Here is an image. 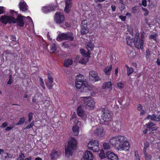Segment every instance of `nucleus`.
I'll list each match as a JSON object with an SVG mask.
<instances>
[{
	"mask_svg": "<svg viewBox=\"0 0 160 160\" xmlns=\"http://www.w3.org/2000/svg\"><path fill=\"white\" fill-rule=\"evenodd\" d=\"M88 147L89 149L94 152H98L100 150L98 141L97 140L90 141L88 143Z\"/></svg>",
	"mask_w": 160,
	"mask_h": 160,
	"instance_id": "8",
	"label": "nucleus"
},
{
	"mask_svg": "<svg viewBox=\"0 0 160 160\" xmlns=\"http://www.w3.org/2000/svg\"><path fill=\"white\" fill-rule=\"evenodd\" d=\"M62 154L61 152L59 150H52L50 154L51 160H55L58 158Z\"/></svg>",
	"mask_w": 160,
	"mask_h": 160,
	"instance_id": "13",
	"label": "nucleus"
},
{
	"mask_svg": "<svg viewBox=\"0 0 160 160\" xmlns=\"http://www.w3.org/2000/svg\"><path fill=\"white\" fill-rule=\"evenodd\" d=\"M93 158V156L92 152L87 150L85 152L81 160H92Z\"/></svg>",
	"mask_w": 160,
	"mask_h": 160,
	"instance_id": "15",
	"label": "nucleus"
},
{
	"mask_svg": "<svg viewBox=\"0 0 160 160\" xmlns=\"http://www.w3.org/2000/svg\"><path fill=\"white\" fill-rule=\"evenodd\" d=\"M142 108V106L141 104H139L137 108V109L138 111L141 110Z\"/></svg>",
	"mask_w": 160,
	"mask_h": 160,
	"instance_id": "60",
	"label": "nucleus"
},
{
	"mask_svg": "<svg viewBox=\"0 0 160 160\" xmlns=\"http://www.w3.org/2000/svg\"><path fill=\"white\" fill-rule=\"evenodd\" d=\"M127 32H128L131 35H132L133 34V29L132 28L131 26H128Z\"/></svg>",
	"mask_w": 160,
	"mask_h": 160,
	"instance_id": "45",
	"label": "nucleus"
},
{
	"mask_svg": "<svg viewBox=\"0 0 160 160\" xmlns=\"http://www.w3.org/2000/svg\"><path fill=\"white\" fill-rule=\"evenodd\" d=\"M25 120V118L24 117L21 118L19 121L16 123V125L18 126L22 124L24 122Z\"/></svg>",
	"mask_w": 160,
	"mask_h": 160,
	"instance_id": "36",
	"label": "nucleus"
},
{
	"mask_svg": "<svg viewBox=\"0 0 160 160\" xmlns=\"http://www.w3.org/2000/svg\"><path fill=\"white\" fill-rule=\"evenodd\" d=\"M33 114L32 113H30L28 114V121L30 122L32 120V119L33 118Z\"/></svg>",
	"mask_w": 160,
	"mask_h": 160,
	"instance_id": "48",
	"label": "nucleus"
},
{
	"mask_svg": "<svg viewBox=\"0 0 160 160\" xmlns=\"http://www.w3.org/2000/svg\"><path fill=\"white\" fill-rule=\"evenodd\" d=\"M139 33L138 32L136 33L134 40L133 41L135 47L139 49H142L143 47L144 41V34L142 33L140 39L139 41Z\"/></svg>",
	"mask_w": 160,
	"mask_h": 160,
	"instance_id": "5",
	"label": "nucleus"
},
{
	"mask_svg": "<svg viewBox=\"0 0 160 160\" xmlns=\"http://www.w3.org/2000/svg\"><path fill=\"white\" fill-rule=\"evenodd\" d=\"M89 79L92 81L96 82L100 81L101 79L97 73L94 71H92L89 73Z\"/></svg>",
	"mask_w": 160,
	"mask_h": 160,
	"instance_id": "12",
	"label": "nucleus"
},
{
	"mask_svg": "<svg viewBox=\"0 0 160 160\" xmlns=\"http://www.w3.org/2000/svg\"><path fill=\"white\" fill-rule=\"evenodd\" d=\"M144 155V158L145 160H151L152 156L151 155L148 154L146 152H143Z\"/></svg>",
	"mask_w": 160,
	"mask_h": 160,
	"instance_id": "37",
	"label": "nucleus"
},
{
	"mask_svg": "<svg viewBox=\"0 0 160 160\" xmlns=\"http://www.w3.org/2000/svg\"><path fill=\"white\" fill-rule=\"evenodd\" d=\"M14 125H10L9 126L7 127L5 130L6 131H8L12 129L14 127Z\"/></svg>",
	"mask_w": 160,
	"mask_h": 160,
	"instance_id": "51",
	"label": "nucleus"
},
{
	"mask_svg": "<svg viewBox=\"0 0 160 160\" xmlns=\"http://www.w3.org/2000/svg\"><path fill=\"white\" fill-rule=\"evenodd\" d=\"M99 156L101 159H104L106 157L105 154L103 150L102 149L100 151V153H99Z\"/></svg>",
	"mask_w": 160,
	"mask_h": 160,
	"instance_id": "38",
	"label": "nucleus"
},
{
	"mask_svg": "<svg viewBox=\"0 0 160 160\" xmlns=\"http://www.w3.org/2000/svg\"><path fill=\"white\" fill-rule=\"evenodd\" d=\"M125 67L127 69V74L129 76L133 72V69L132 68L129 67L127 65H125Z\"/></svg>",
	"mask_w": 160,
	"mask_h": 160,
	"instance_id": "32",
	"label": "nucleus"
},
{
	"mask_svg": "<svg viewBox=\"0 0 160 160\" xmlns=\"http://www.w3.org/2000/svg\"><path fill=\"white\" fill-rule=\"evenodd\" d=\"M112 113L107 109H104L102 111L101 117L105 122H108L111 121L112 118Z\"/></svg>",
	"mask_w": 160,
	"mask_h": 160,
	"instance_id": "10",
	"label": "nucleus"
},
{
	"mask_svg": "<svg viewBox=\"0 0 160 160\" xmlns=\"http://www.w3.org/2000/svg\"><path fill=\"white\" fill-rule=\"evenodd\" d=\"M91 131H93V133L96 136L99 137H103L105 135V132L103 127L101 126L97 127H93Z\"/></svg>",
	"mask_w": 160,
	"mask_h": 160,
	"instance_id": "9",
	"label": "nucleus"
},
{
	"mask_svg": "<svg viewBox=\"0 0 160 160\" xmlns=\"http://www.w3.org/2000/svg\"><path fill=\"white\" fill-rule=\"evenodd\" d=\"M34 125V122H32L30 124L27 126L24 129H29L32 127Z\"/></svg>",
	"mask_w": 160,
	"mask_h": 160,
	"instance_id": "46",
	"label": "nucleus"
},
{
	"mask_svg": "<svg viewBox=\"0 0 160 160\" xmlns=\"http://www.w3.org/2000/svg\"><path fill=\"white\" fill-rule=\"evenodd\" d=\"M142 4L144 7L147 6V1L146 0H142Z\"/></svg>",
	"mask_w": 160,
	"mask_h": 160,
	"instance_id": "56",
	"label": "nucleus"
},
{
	"mask_svg": "<svg viewBox=\"0 0 160 160\" xmlns=\"http://www.w3.org/2000/svg\"><path fill=\"white\" fill-rule=\"evenodd\" d=\"M135 158H140V157L139 156L138 152L137 151H136L135 152Z\"/></svg>",
	"mask_w": 160,
	"mask_h": 160,
	"instance_id": "55",
	"label": "nucleus"
},
{
	"mask_svg": "<svg viewBox=\"0 0 160 160\" xmlns=\"http://www.w3.org/2000/svg\"><path fill=\"white\" fill-rule=\"evenodd\" d=\"M103 89H108L111 90L112 89V84L111 81H108L104 82L102 87Z\"/></svg>",
	"mask_w": 160,
	"mask_h": 160,
	"instance_id": "22",
	"label": "nucleus"
},
{
	"mask_svg": "<svg viewBox=\"0 0 160 160\" xmlns=\"http://www.w3.org/2000/svg\"><path fill=\"white\" fill-rule=\"evenodd\" d=\"M87 57H82L80 58L79 63L83 64H86L88 62V59Z\"/></svg>",
	"mask_w": 160,
	"mask_h": 160,
	"instance_id": "30",
	"label": "nucleus"
},
{
	"mask_svg": "<svg viewBox=\"0 0 160 160\" xmlns=\"http://www.w3.org/2000/svg\"><path fill=\"white\" fill-rule=\"evenodd\" d=\"M106 155L108 158L110 160H118L117 156L114 152L111 151L106 152Z\"/></svg>",
	"mask_w": 160,
	"mask_h": 160,
	"instance_id": "16",
	"label": "nucleus"
},
{
	"mask_svg": "<svg viewBox=\"0 0 160 160\" xmlns=\"http://www.w3.org/2000/svg\"><path fill=\"white\" fill-rule=\"evenodd\" d=\"M13 17L12 16H2L0 18V21L6 24L7 23H12Z\"/></svg>",
	"mask_w": 160,
	"mask_h": 160,
	"instance_id": "14",
	"label": "nucleus"
},
{
	"mask_svg": "<svg viewBox=\"0 0 160 160\" xmlns=\"http://www.w3.org/2000/svg\"><path fill=\"white\" fill-rule=\"evenodd\" d=\"M113 126L112 129L113 131L116 132L119 131L120 127V125L119 123H116L115 124L113 125Z\"/></svg>",
	"mask_w": 160,
	"mask_h": 160,
	"instance_id": "31",
	"label": "nucleus"
},
{
	"mask_svg": "<svg viewBox=\"0 0 160 160\" xmlns=\"http://www.w3.org/2000/svg\"><path fill=\"white\" fill-rule=\"evenodd\" d=\"M56 50V45L54 44L51 46V48L50 49L51 51L52 52H54Z\"/></svg>",
	"mask_w": 160,
	"mask_h": 160,
	"instance_id": "41",
	"label": "nucleus"
},
{
	"mask_svg": "<svg viewBox=\"0 0 160 160\" xmlns=\"http://www.w3.org/2000/svg\"><path fill=\"white\" fill-rule=\"evenodd\" d=\"M119 18H120L121 20L122 21H124L126 19V17L125 16H122V15H120L119 16Z\"/></svg>",
	"mask_w": 160,
	"mask_h": 160,
	"instance_id": "54",
	"label": "nucleus"
},
{
	"mask_svg": "<svg viewBox=\"0 0 160 160\" xmlns=\"http://www.w3.org/2000/svg\"><path fill=\"white\" fill-rule=\"evenodd\" d=\"M149 143L148 142H146L144 143V147L143 148V152H146V149L149 147Z\"/></svg>",
	"mask_w": 160,
	"mask_h": 160,
	"instance_id": "40",
	"label": "nucleus"
},
{
	"mask_svg": "<svg viewBox=\"0 0 160 160\" xmlns=\"http://www.w3.org/2000/svg\"><path fill=\"white\" fill-rule=\"evenodd\" d=\"M53 81V78L50 76L48 77V81L46 83V85L49 89H51L52 87V82Z\"/></svg>",
	"mask_w": 160,
	"mask_h": 160,
	"instance_id": "24",
	"label": "nucleus"
},
{
	"mask_svg": "<svg viewBox=\"0 0 160 160\" xmlns=\"http://www.w3.org/2000/svg\"><path fill=\"white\" fill-rule=\"evenodd\" d=\"M142 9L144 12V16H147L148 14V12L146 8H142Z\"/></svg>",
	"mask_w": 160,
	"mask_h": 160,
	"instance_id": "50",
	"label": "nucleus"
},
{
	"mask_svg": "<svg viewBox=\"0 0 160 160\" xmlns=\"http://www.w3.org/2000/svg\"><path fill=\"white\" fill-rule=\"evenodd\" d=\"M103 147L105 150H108L111 148V146L109 143L105 142L103 144Z\"/></svg>",
	"mask_w": 160,
	"mask_h": 160,
	"instance_id": "34",
	"label": "nucleus"
},
{
	"mask_svg": "<svg viewBox=\"0 0 160 160\" xmlns=\"http://www.w3.org/2000/svg\"><path fill=\"white\" fill-rule=\"evenodd\" d=\"M8 124L7 122H4L2 125V128H5L8 126Z\"/></svg>",
	"mask_w": 160,
	"mask_h": 160,
	"instance_id": "59",
	"label": "nucleus"
},
{
	"mask_svg": "<svg viewBox=\"0 0 160 160\" xmlns=\"http://www.w3.org/2000/svg\"><path fill=\"white\" fill-rule=\"evenodd\" d=\"M152 121H160V115H155L153 114L151 115H148L145 118Z\"/></svg>",
	"mask_w": 160,
	"mask_h": 160,
	"instance_id": "17",
	"label": "nucleus"
},
{
	"mask_svg": "<svg viewBox=\"0 0 160 160\" xmlns=\"http://www.w3.org/2000/svg\"><path fill=\"white\" fill-rule=\"evenodd\" d=\"M111 8H112V11H114L115 10H116V7L114 6V5H112L111 6Z\"/></svg>",
	"mask_w": 160,
	"mask_h": 160,
	"instance_id": "64",
	"label": "nucleus"
},
{
	"mask_svg": "<svg viewBox=\"0 0 160 160\" xmlns=\"http://www.w3.org/2000/svg\"><path fill=\"white\" fill-rule=\"evenodd\" d=\"M19 8L22 12H26L28 10L27 6L24 2L21 1L19 3Z\"/></svg>",
	"mask_w": 160,
	"mask_h": 160,
	"instance_id": "23",
	"label": "nucleus"
},
{
	"mask_svg": "<svg viewBox=\"0 0 160 160\" xmlns=\"http://www.w3.org/2000/svg\"><path fill=\"white\" fill-rule=\"evenodd\" d=\"M77 141L75 138L71 137L69 138L68 146L65 148V154L67 157L71 156L73 151L77 148Z\"/></svg>",
	"mask_w": 160,
	"mask_h": 160,
	"instance_id": "4",
	"label": "nucleus"
},
{
	"mask_svg": "<svg viewBox=\"0 0 160 160\" xmlns=\"http://www.w3.org/2000/svg\"><path fill=\"white\" fill-rule=\"evenodd\" d=\"M86 27H85V26H82L81 30L82 34H85L88 32V29L86 28Z\"/></svg>",
	"mask_w": 160,
	"mask_h": 160,
	"instance_id": "33",
	"label": "nucleus"
},
{
	"mask_svg": "<svg viewBox=\"0 0 160 160\" xmlns=\"http://www.w3.org/2000/svg\"><path fill=\"white\" fill-rule=\"evenodd\" d=\"M147 128L148 129L150 132H152L156 130L157 128L152 122L148 123L146 124Z\"/></svg>",
	"mask_w": 160,
	"mask_h": 160,
	"instance_id": "20",
	"label": "nucleus"
},
{
	"mask_svg": "<svg viewBox=\"0 0 160 160\" xmlns=\"http://www.w3.org/2000/svg\"><path fill=\"white\" fill-rule=\"evenodd\" d=\"M94 47V44L91 42H89L86 45V48L88 51L90 52L93 50Z\"/></svg>",
	"mask_w": 160,
	"mask_h": 160,
	"instance_id": "26",
	"label": "nucleus"
},
{
	"mask_svg": "<svg viewBox=\"0 0 160 160\" xmlns=\"http://www.w3.org/2000/svg\"><path fill=\"white\" fill-rule=\"evenodd\" d=\"M110 143L118 150L128 151L130 148L127 138L122 135L112 137L109 139Z\"/></svg>",
	"mask_w": 160,
	"mask_h": 160,
	"instance_id": "1",
	"label": "nucleus"
},
{
	"mask_svg": "<svg viewBox=\"0 0 160 160\" xmlns=\"http://www.w3.org/2000/svg\"><path fill=\"white\" fill-rule=\"evenodd\" d=\"M77 112L78 115L79 117L82 116L85 113L83 109L81 106L79 107L77 110Z\"/></svg>",
	"mask_w": 160,
	"mask_h": 160,
	"instance_id": "27",
	"label": "nucleus"
},
{
	"mask_svg": "<svg viewBox=\"0 0 160 160\" xmlns=\"http://www.w3.org/2000/svg\"><path fill=\"white\" fill-rule=\"evenodd\" d=\"M75 124V125L72 127V130L73 134L75 136H77L79 133V123H78V124Z\"/></svg>",
	"mask_w": 160,
	"mask_h": 160,
	"instance_id": "19",
	"label": "nucleus"
},
{
	"mask_svg": "<svg viewBox=\"0 0 160 160\" xmlns=\"http://www.w3.org/2000/svg\"><path fill=\"white\" fill-rule=\"evenodd\" d=\"M145 113V111L143 110H141V111L140 112V115L141 116L143 115Z\"/></svg>",
	"mask_w": 160,
	"mask_h": 160,
	"instance_id": "63",
	"label": "nucleus"
},
{
	"mask_svg": "<svg viewBox=\"0 0 160 160\" xmlns=\"http://www.w3.org/2000/svg\"><path fill=\"white\" fill-rule=\"evenodd\" d=\"M81 53L84 57H87V58H90V55L91 53L90 52H88L87 53L85 52V50L82 49H81L80 50Z\"/></svg>",
	"mask_w": 160,
	"mask_h": 160,
	"instance_id": "28",
	"label": "nucleus"
},
{
	"mask_svg": "<svg viewBox=\"0 0 160 160\" xmlns=\"http://www.w3.org/2000/svg\"><path fill=\"white\" fill-rule=\"evenodd\" d=\"M4 12L3 7H0V14L3 13Z\"/></svg>",
	"mask_w": 160,
	"mask_h": 160,
	"instance_id": "62",
	"label": "nucleus"
},
{
	"mask_svg": "<svg viewBox=\"0 0 160 160\" xmlns=\"http://www.w3.org/2000/svg\"><path fill=\"white\" fill-rule=\"evenodd\" d=\"M55 8V6L51 4L48 7H43L42 8V10L43 12L47 13L48 12L52 11Z\"/></svg>",
	"mask_w": 160,
	"mask_h": 160,
	"instance_id": "18",
	"label": "nucleus"
},
{
	"mask_svg": "<svg viewBox=\"0 0 160 160\" xmlns=\"http://www.w3.org/2000/svg\"><path fill=\"white\" fill-rule=\"evenodd\" d=\"M87 22L86 20H83L82 22V26H84L85 27H87Z\"/></svg>",
	"mask_w": 160,
	"mask_h": 160,
	"instance_id": "57",
	"label": "nucleus"
},
{
	"mask_svg": "<svg viewBox=\"0 0 160 160\" xmlns=\"http://www.w3.org/2000/svg\"><path fill=\"white\" fill-rule=\"evenodd\" d=\"M136 7H134L132 9V12L133 13H135L136 12Z\"/></svg>",
	"mask_w": 160,
	"mask_h": 160,
	"instance_id": "61",
	"label": "nucleus"
},
{
	"mask_svg": "<svg viewBox=\"0 0 160 160\" xmlns=\"http://www.w3.org/2000/svg\"><path fill=\"white\" fill-rule=\"evenodd\" d=\"M65 6H72V2L71 0H66Z\"/></svg>",
	"mask_w": 160,
	"mask_h": 160,
	"instance_id": "42",
	"label": "nucleus"
},
{
	"mask_svg": "<svg viewBox=\"0 0 160 160\" xmlns=\"http://www.w3.org/2000/svg\"><path fill=\"white\" fill-rule=\"evenodd\" d=\"M112 66H108L106 67L104 70V72L105 74L107 75H109L110 74V72L112 70Z\"/></svg>",
	"mask_w": 160,
	"mask_h": 160,
	"instance_id": "29",
	"label": "nucleus"
},
{
	"mask_svg": "<svg viewBox=\"0 0 160 160\" xmlns=\"http://www.w3.org/2000/svg\"><path fill=\"white\" fill-rule=\"evenodd\" d=\"M130 100L129 99H127L126 100H124L122 102V104L124 106V107H127L129 105Z\"/></svg>",
	"mask_w": 160,
	"mask_h": 160,
	"instance_id": "35",
	"label": "nucleus"
},
{
	"mask_svg": "<svg viewBox=\"0 0 160 160\" xmlns=\"http://www.w3.org/2000/svg\"><path fill=\"white\" fill-rule=\"evenodd\" d=\"M28 20V23L30 24V28L31 29H34V24L31 18L29 17H26L22 16L21 15H19L18 16L17 18L15 19L14 17H13V20H12V23H16L19 26L22 27L24 25V21L25 20Z\"/></svg>",
	"mask_w": 160,
	"mask_h": 160,
	"instance_id": "3",
	"label": "nucleus"
},
{
	"mask_svg": "<svg viewBox=\"0 0 160 160\" xmlns=\"http://www.w3.org/2000/svg\"><path fill=\"white\" fill-rule=\"evenodd\" d=\"M24 156L23 154H21L19 155V157L18 158L17 160H22L24 159Z\"/></svg>",
	"mask_w": 160,
	"mask_h": 160,
	"instance_id": "49",
	"label": "nucleus"
},
{
	"mask_svg": "<svg viewBox=\"0 0 160 160\" xmlns=\"http://www.w3.org/2000/svg\"><path fill=\"white\" fill-rule=\"evenodd\" d=\"M75 86L77 89H81L85 92L91 89L90 86L84 81V78L82 74H79L76 77Z\"/></svg>",
	"mask_w": 160,
	"mask_h": 160,
	"instance_id": "2",
	"label": "nucleus"
},
{
	"mask_svg": "<svg viewBox=\"0 0 160 160\" xmlns=\"http://www.w3.org/2000/svg\"><path fill=\"white\" fill-rule=\"evenodd\" d=\"M81 99L84 102L85 108L89 110H92L94 109L95 102L93 99L90 97H81Z\"/></svg>",
	"mask_w": 160,
	"mask_h": 160,
	"instance_id": "6",
	"label": "nucleus"
},
{
	"mask_svg": "<svg viewBox=\"0 0 160 160\" xmlns=\"http://www.w3.org/2000/svg\"><path fill=\"white\" fill-rule=\"evenodd\" d=\"M121 8H120V10L121 11H122L125 8V6L124 5V4H121Z\"/></svg>",
	"mask_w": 160,
	"mask_h": 160,
	"instance_id": "58",
	"label": "nucleus"
},
{
	"mask_svg": "<svg viewBox=\"0 0 160 160\" xmlns=\"http://www.w3.org/2000/svg\"><path fill=\"white\" fill-rule=\"evenodd\" d=\"M72 63V59L68 58L67 59L65 60L63 62L64 66L66 67H68L70 65H71Z\"/></svg>",
	"mask_w": 160,
	"mask_h": 160,
	"instance_id": "25",
	"label": "nucleus"
},
{
	"mask_svg": "<svg viewBox=\"0 0 160 160\" xmlns=\"http://www.w3.org/2000/svg\"><path fill=\"white\" fill-rule=\"evenodd\" d=\"M39 81L40 85L43 88V89H45V87L44 85V83L42 80V78H40Z\"/></svg>",
	"mask_w": 160,
	"mask_h": 160,
	"instance_id": "52",
	"label": "nucleus"
},
{
	"mask_svg": "<svg viewBox=\"0 0 160 160\" xmlns=\"http://www.w3.org/2000/svg\"><path fill=\"white\" fill-rule=\"evenodd\" d=\"M71 7L72 6H65L64 10V12L67 13H68L71 10Z\"/></svg>",
	"mask_w": 160,
	"mask_h": 160,
	"instance_id": "43",
	"label": "nucleus"
},
{
	"mask_svg": "<svg viewBox=\"0 0 160 160\" xmlns=\"http://www.w3.org/2000/svg\"><path fill=\"white\" fill-rule=\"evenodd\" d=\"M127 43L128 45H131L133 42L132 38L130 37H128L127 38Z\"/></svg>",
	"mask_w": 160,
	"mask_h": 160,
	"instance_id": "39",
	"label": "nucleus"
},
{
	"mask_svg": "<svg viewBox=\"0 0 160 160\" xmlns=\"http://www.w3.org/2000/svg\"><path fill=\"white\" fill-rule=\"evenodd\" d=\"M81 117L82 119L84 121H85L88 118V114H86V113H85L82 115V116H81Z\"/></svg>",
	"mask_w": 160,
	"mask_h": 160,
	"instance_id": "47",
	"label": "nucleus"
},
{
	"mask_svg": "<svg viewBox=\"0 0 160 160\" xmlns=\"http://www.w3.org/2000/svg\"><path fill=\"white\" fill-rule=\"evenodd\" d=\"M117 87L120 89H122L124 87L123 83L121 82H118L117 83Z\"/></svg>",
	"mask_w": 160,
	"mask_h": 160,
	"instance_id": "44",
	"label": "nucleus"
},
{
	"mask_svg": "<svg viewBox=\"0 0 160 160\" xmlns=\"http://www.w3.org/2000/svg\"><path fill=\"white\" fill-rule=\"evenodd\" d=\"M55 21L57 23H61L63 22L65 20L63 14L62 13H56L54 18Z\"/></svg>",
	"mask_w": 160,
	"mask_h": 160,
	"instance_id": "11",
	"label": "nucleus"
},
{
	"mask_svg": "<svg viewBox=\"0 0 160 160\" xmlns=\"http://www.w3.org/2000/svg\"><path fill=\"white\" fill-rule=\"evenodd\" d=\"M44 104L45 107H48L49 106L50 103L48 100H46L45 102H44Z\"/></svg>",
	"mask_w": 160,
	"mask_h": 160,
	"instance_id": "53",
	"label": "nucleus"
},
{
	"mask_svg": "<svg viewBox=\"0 0 160 160\" xmlns=\"http://www.w3.org/2000/svg\"><path fill=\"white\" fill-rule=\"evenodd\" d=\"M76 115L75 112H74L72 114L71 120L73 122L74 124H78L79 123L80 127L83 126L81 121H79L76 118Z\"/></svg>",
	"mask_w": 160,
	"mask_h": 160,
	"instance_id": "21",
	"label": "nucleus"
},
{
	"mask_svg": "<svg viewBox=\"0 0 160 160\" xmlns=\"http://www.w3.org/2000/svg\"><path fill=\"white\" fill-rule=\"evenodd\" d=\"M74 39L73 35L71 32L59 33L57 38V41H60L62 40L73 41L74 40Z\"/></svg>",
	"mask_w": 160,
	"mask_h": 160,
	"instance_id": "7",
	"label": "nucleus"
}]
</instances>
